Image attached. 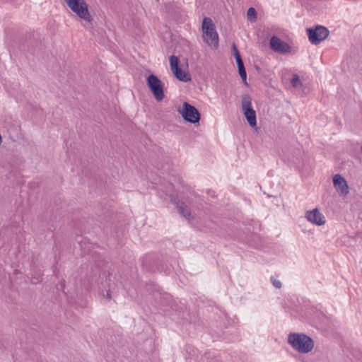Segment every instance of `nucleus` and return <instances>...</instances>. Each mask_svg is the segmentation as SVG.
<instances>
[{
    "instance_id": "nucleus-1",
    "label": "nucleus",
    "mask_w": 362,
    "mask_h": 362,
    "mask_svg": "<svg viewBox=\"0 0 362 362\" xmlns=\"http://www.w3.org/2000/svg\"><path fill=\"white\" fill-rule=\"evenodd\" d=\"M288 343L299 353L307 354L314 348L313 340L305 334L290 333L288 337Z\"/></svg>"
},
{
    "instance_id": "nucleus-2",
    "label": "nucleus",
    "mask_w": 362,
    "mask_h": 362,
    "mask_svg": "<svg viewBox=\"0 0 362 362\" xmlns=\"http://www.w3.org/2000/svg\"><path fill=\"white\" fill-rule=\"evenodd\" d=\"M68 7L76 16L85 22L91 23L93 17L88 11V6L85 0H64Z\"/></svg>"
},
{
    "instance_id": "nucleus-3",
    "label": "nucleus",
    "mask_w": 362,
    "mask_h": 362,
    "mask_svg": "<svg viewBox=\"0 0 362 362\" xmlns=\"http://www.w3.org/2000/svg\"><path fill=\"white\" fill-rule=\"evenodd\" d=\"M203 39L209 45L217 47L218 45V33L210 18L205 17L202 21Z\"/></svg>"
},
{
    "instance_id": "nucleus-4",
    "label": "nucleus",
    "mask_w": 362,
    "mask_h": 362,
    "mask_svg": "<svg viewBox=\"0 0 362 362\" xmlns=\"http://www.w3.org/2000/svg\"><path fill=\"white\" fill-rule=\"evenodd\" d=\"M241 107L243 114L251 127L257 124L256 112L252 106V98L248 94L242 96Z\"/></svg>"
},
{
    "instance_id": "nucleus-5",
    "label": "nucleus",
    "mask_w": 362,
    "mask_h": 362,
    "mask_svg": "<svg viewBox=\"0 0 362 362\" xmlns=\"http://www.w3.org/2000/svg\"><path fill=\"white\" fill-rule=\"evenodd\" d=\"M146 83L156 100L161 101L165 96L161 81L154 74H151L146 78Z\"/></svg>"
},
{
    "instance_id": "nucleus-6",
    "label": "nucleus",
    "mask_w": 362,
    "mask_h": 362,
    "mask_svg": "<svg viewBox=\"0 0 362 362\" xmlns=\"http://www.w3.org/2000/svg\"><path fill=\"white\" fill-rule=\"evenodd\" d=\"M307 33L310 42L318 45L328 37L329 32L325 27L317 25L315 28H308Z\"/></svg>"
},
{
    "instance_id": "nucleus-7",
    "label": "nucleus",
    "mask_w": 362,
    "mask_h": 362,
    "mask_svg": "<svg viewBox=\"0 0 362 362\" xmlns=\"http://www.w3.org/2000/svg\"><path fill=\"white\" fill-rule=\"evenodd\" d=\"M185 120L190 123H197L200 119V114L197 109L185 102L182 105V109L179 110Z\"/></svg>"
},
{
    "instance_id": "nucleus-8",
    "label": "nucleus",
    "mask_w": 362,
    "mask_h": 362,
    "mask_svg": "<svg viewBox=\"0 0 362 362\" xmlns=\"http://www.w3.org/2000/svg\"><path fill=\"white\" fill-rule=\"evenodd\" d=\"M171 71L175 77L183 82H188L191 81V76L188 72L182 71L179 67V59L177 57L172 55L169 58Z\"/></svg>"
},
{
    "instance_id": "nucleus-9",
    "label": "nucleus",
    "mask_w": 362,
    "mask_h": 362,
    "mask_svg": "<svg viewBox=\"0 0 362 362\" xmlns=\"http://www.w3.org/2000/svg\"><path fill=\"white\" fill-rule=\"evenodd\" d=\"M270 47L276 52L286 54L291 52L290 45L277 36H273L269 42Z\"/></svg>"
},
{
    "instance_id": "nucleus-10",
    "label": "nucleus",
    "mask_w": 362,
    "mask_h": 362,
    "mask_svg": "<svg viewBox=\"0 0 362 362\" xmlns=\"http://www.w3.org/2000/svg\"><path fill=\"white\" fill-rule=\"evenodd\" d=\"M333 185L340 195L346 196L349 193V187L346 180L339 174L333 177Z\"/></svg>"
},
{
    "instance_id": "nucleus-11",
    "label": "nucleus",
    "mask_w": 362,
    "mask_h": 362,
    "mask_svg": "<svg viewBox=\"0 0 362 362\" xmlns=\"http://www.w3.org/2000/svg\"><path fill=\"white\" fill-rule=\"evenodd\" d=\"M305 218L308 221L317 226H323L326 222L324 215L317 208L308 211L305 213Z\"/></svg>"
},
{
    "instance_id": "nucleus-12",
    "label": "nucleus",
    "mask_w": 362,
    "mask_h": 362,
    "mask_svg": "<svg viewBox=\"0 0 362 362\" xmlns=\"http://www.w3.org/2000/svg\"><path fill=\"white\" fill-rule=\"evenodd\" d=\"M172 202L177 206L179 213L187 218L191 217L190 209L182 201L176 202L175 199H171Z\"/></svg>"
},
{
    "instance_id": "nucleus-13",
    "label": "nucleus",
    "mask_w": 362,
    "mask_h": 362,
    "mask_svg": "<svg viewBox=\"0 0 362 362\" xmlns=\"http://www.w3.org/2000/svg\"><path fill=\"white\" fill-rule=\"evenodd\" d=\"M291 83L294 88H298L302 85L300 78L297 74L293 75Z\"/></svg>"
},
{
    "instance_id": "nucleus-14",
    "label": "nucleus",
    "mask_w": 362,
    "mask_h": 362,
    "mask_svg": "<svg viewBox=\"0 0 362 362\" xmlns=\"http://www.w3.org/2000/svg\"><path fill=\"white\" fill-rule=\"evenodd\" d=\"M247 14L248 18L251 20L252 18H256L257 12L254 8L251 7L247 10Z\"/></svg>"
},
{
    "instance_id": "nucleus-15",
    "label": "nucleus",
    "mask_w": 362,
    "mask_h": 362,
    "mask_svg": "<svg viewBox=\"0 0 362 362\" xmlns=\"http://www.w3.org/2000/svg\"><path fill=\"white\" fill-rule=\"evenodd\" d=\"M238 71H239V74H240L241 78L245 82V83L247 84V82H246L247 74H246L245 69H238Z\"/></svg>"
},
{
    "instance_id": "nucleus-16",
    "label": "nucleus",
    "mask_w": 362,
    "mask_h": 362,
    "mask_svg": "<svg viewBox=\"0 0 362 362\" xmlns=\"http://www.w3.org/2000/svg\"><path fill=\"white\" fill-rule=\"evenodd\" d=\"M107 286H108L109 289L105 290V291L102 290L101 291V293L103 295V296H105V298L107 300H110L111 299V295L110 293V285H108Z\"/></svg>"
},
{
    "instance_id": "nucleus-17",
    "label": "nucleus",
    "mask_w": 362,
    "mask_h": 362,
    "mask_svg": "<svg viewBox=\"0 0 362 362\" xmlns=\"http://www.w3.org/2000/svg\"><path fill=\"white\" fill-rule=\"evenodd\" d=\"M271 279H272V284L274 287H276L277 288H280L281 287V283L280 281L276 280V279H274L273 277H272Z\"/></svg>"
},
{
    "instance_id": "nucleus-18",
    "label": "nucleus",
    "mask_w": 362,
    "mask_h": 362,
    "mask_svg": "<svg viewBox=\"0 0 362 362\" xmlns=\"http://www.w3.org/2000/svg\"><path fill=\"white\" fill-rule=\"evenodd\" d=\"M233 52H234V56H235V58L236 59L237 57H241L240 55V53L238 52V50L237 49L235 45H233Z\"/></svg>"
},
{
    "instance_id": "nucleus-19",
    "label": "nucleus",
    "mask_w": 362,
    "mask_h": 362,
    "mask_svg": "<svg viewBox=\"0 0 362 362\" xmlns=\"http://www.w3.org/2000/svg\"><path fill=\"white\" fill-rule=\"evenodd\" d=\"M235 60H236L237 65H238V64H240L243 63V60H242L241 57H237V58L235 59Z\"/></svg>"
},
{
    "instance_id": "nucleus-20",
    "label": "nucleus",
    "mask_w": 362,
    "mask_h": 362,
    "mask_svg": "<svg viewBox=\"0 0 362 362\" xmlns=\"http://www.w3.org/2000/svg\"><path fill=\"white\" fill-rule=\"evenodd\" d=\"M238 69H245L244 64H238Z\"/></svg>"
},
{
    "instance_id": "nucleus-21",
    "label": "nucleus",
    "mask_w": 362,
    "mask_h": 362,
    "mask_svg": "<svg viewBox=\"0 0 362 362\" xmlns=\"http://www.w3.org/2000/svg\"><path fill=\"white\" fill-rule=\"evenodd\" d=\"M361 152H362V146L361 147Z\"/></svg>"
}]
</instances>
